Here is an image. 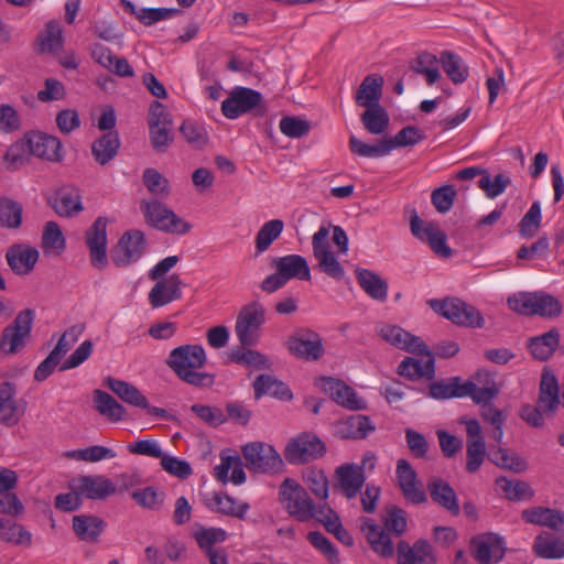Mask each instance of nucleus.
<instances>
[{
	"label": "nucleus",
	"mask_w": 564,
	"mask_h": 564,
	"mask_svg": "<svg viewBox=\"0 0 564 564\" xmlns=\"http://www.w3.org/2000/svg\"><path fill=\"white\" fill-rule=\"evenodd\" d=\"M279 494L288 512L300 521H306L316 516L317 509L313 500L293 479H284Z\"/></svg>",
	"instance_id": "nucleus-9"
},
{
	"label": "nucleus",
	"mask_w": 564,
	"mask_h": 564,
	"mask_svg": "<svg viewBox=\"0 0 564 564\" xmlns=\"http://www.w3.org/2000/svg\"><path fill=\"white\" fill-rule=\"evenodd\" d=\"M10 269L18 275L30 273L39 260V251L28 245H13L6 253Z\"/></svg>",
	"instance_id": "nucleus-29"
},
{
	"label": "nucleus",
	"mask_w": 564,
	"mask_h": 564,
	"mask_svg": "<svg viewBox=\"0 0 564 564\" xmlns=\"http://www.w3.org/2000/svg\"><path fill=\"white\" fill-rule=\"evenodd\" d=\"M94 403L96 410L110 419L111 421H121L126 413V409L110 394L101 390L94 391Z\"/></svg>",
	"instance_id": "nucleus-47"
},
{
	"label": "nucleus",
	"mask_w": 564,
	"mask_h": 564,
	"mask_svg": "<svg viewBox=\"0 0 564 564\" xmlns=\"http://www.w3.org/2000/svg\"><path fill=\"white\" fill-rule=\"evenodd\" d=\"M25 137L32 155L55 162L63 159L62 144L56 137L42 132L26 133Z\"/></svg>",
	"instance_id": "nucleus-27"
},
{
	"label": "nucleus",
	"mask_w": 564,
	"mask_h": 564,
	"mask_svg": "<svg viewBox=\"0 0 564 564\" xmlns=\"http://www.w3.org/2000/svg\"><path fill=\"white\" fill-rule=\"evenodd\" d=\"M246 467L253 473L276 474L283 469V460L273 446L252 442L242 447Z\"/></svg>",
	"instance_id": "nucleus-7"
},
{
	"label": "nucleus",
	"mask_w": 564,
	"mask_h": 564,
	"mask_svg": "<svg viewBox=\"0 0 564 564\" xmlns=\"http://www.w3.org/2000/svg\"><path fill=\"white\" fill-rule=\"evenodd\" d=\"M143 184L153 195L167 197L170 194L169 181L155 169H145L143 172Z\"/></svg>",
	"instance_id": "nucleus-64"
},
{
	"label": "nucleus",
	"mask_w": 564,
	"mask_h": 564,
	"mask_svg": "<svg viewBox=\"0 0 564 564\" xmlns=\"http://www.w3.org/2000/svg\"><path fill=\"white\" fill-rule=\"evenodd\" d=\"M509 307L522 315H539L545 318H554L561 315L562 304L551 294L545 292H524L508 299Z\"/></svg>",
	"instance_id": "nucleus-3"
},
{
	"label": "nucleus",
	"mask_w": 564,
	"mask_h": 564,
	"mask_svg": "<svg viewBox=\"0 0 564 564\" xmlns=\"http://www.w3.org/2000/svg\"><path fill=\"white\" fill-rule=\"evenodd\" d=\"M166 366L187 384L197 388H208L215 382V376L202 372L207 362V356L202 345H182L172 349L166 359Z\"/></svg>",
	"instance_id": "nucleus-1"
},
{
	"label": "nucleus",
	"mask_w": 564,
	"mask_h": 564,
	"mask_svg": "<svg viewBox=\"0 0 564 564\" xmlns=\"http://www.w3.org/2000/svg\"><path fill=\"white\" fill-rule=\"evenodd\" d=\"M538 404L544 412L551 413L561 404V390L554 375L549 372L542 375Z\"/></svg>",
	"instance_id": "nucleus-38"
},
{
	"label": "nucleus",
	"mask_w": 564,
	"mask_h": 564,
	"mask_svg": "<svg viewBox=\"0 0 564 564\" xmlns=\"http://www.w3.org/2000/svg\"><path fill=\"white\" fill-rule=\"evenodd\" d=\"M383 528L389 531L394 538H401L408 529L406 513L401 508L395 506L387 509L386 516L382 519Z\"/></svg>",
	"instance_id": "nucleus-59"
},
{
	"label": "nucleus",
	"mask_w": 564,
	"mask_h": 564,
	"mask_svg": "<svg viewBox=\"0 0 564 564\" xmlns=\"http://www.w3.org/2000/svg\"><path fill=\"white\" fill-rule=\"evenodd\" d=\"M220 459V464L214 468L217 480L225 484L230 479L235 485H241L246 481L242 462L238 455L232 456L221 453Z\"/></svg>",
	"instance_id": "nucleus-35"
},
{
	"label": "nucleus",
	"mask_w": 564,
	"mask_h": 564,
	"mask_svg": "<svg viewBox=\"0 0 564 564\" xmlns=\"http://www.w3.org/2000/svg\"><path fill=\"white\" fill-rule=\"evenodd\" d=\"M560 334L557 329L551 330L529 339L528 347L535 359H549L558 346Z\"/></svg>",
	"instance_id": "nucleus-42"
},
{
	"label": "nucleus",
	"mask_w": 564,
	"mask_h": 564,
	"mask_svg": "<svg viewBox=\"0 0 564 564\" xmlns=\"http://www.w3.org/2000/svg\"><path fill=\"white\" fill-rule=\"evenodd\" d=\"M247 346H241L230 352V359L239 365L252 366L257 369H268L271 364L268 358L261 352L252 349H247Z\"/></svg>",
	"instance_id": "nucleus-57"
},
{
	"label": "nucleus",
	"mask_w": 564,
	"mask_h": 564,
	"mask_svg": "<svg viewBox=\"0 0 564 564\" xmlns=\"http://www.w3.org/2000/svg\"><path fill=\"white\" fill-rule=\"evenodd\" d=\"M328 236L329 227L326 226H321L319 229L313 235V254L317 260V267L322 272L333 278L334 280L341 281L345 278V270L329 249V243L327 240Z\"/></svg>",
	"instance_id": "nucleus-13"
},
{
	"label": "nucleus",
	"mask_w": 564,
	"mask_h": 564,
	"mask_svg": "<svg viewBox=\"0 0 564 564\" xmlns=\"http://www.w3.org/2000/svg\"><path fill=\"white\" fill-rule=\"evenodd\" d=\"M147 250L145 235L141 230L124 232L111 252L115 265L123 268L139 261Z\"/></svg>",
	"instance_id": "nucleus-14"
},
{
	"label": "nucleus",
	"mask_w": 564,
	"mask_h": 564,
	"mask_svg": "<svg viewBox=\"0 0 564 564\" xmlns=\"http://www.w3.org/2000/svg\"><path fill=\"white\" fill-rule=\"evenodd\" d=\"M105 384L109 388L122 402L135 406L148 408V399L142 392L132 383L108 377L105 379Z\"/></svg>",
	"instance_id": "nucleus-34"
},
{
	"label": "nucleus",
	"mask_w": 564,
	"mask_h": 564,
	"mask_svg": "<svg viewBox=\"0 0 564 564\" xmlns=\"http://www.w3.org/2000/svg\"><path fill=\"white\" fill-rule=\"evenodd\" d=\"M488 457L496 466L517 474L523 473L528 468V463L524 458L501 446L491 448Z\"/></svg>",
	"instance_id": "nucleus-43"
},
{
	"label": "nucleus",
	"mask_w": 564,
	"mask_h": 564,
	"mask_svg": "<svg viewBox=\"0 0 564 564\" xmlns=\"http://www.w3.org/2000/svg\"><path fill=\"white\" fill-rule=\"evenodd\" d=\"M440 63L454 84H462L468 78V66L459 55L449 51H443L440 54Z\"/></svg>",
	"instance_id": "nucleus-44"
},
{
	"label": "nucleus",
	"mask_w": 564,
	"mask_h": 564,
	"mask_svg": "<svg viewBox=\"0 0 564 564\" xmlns=\"http://www.w3.org/2000/svg\"><path fill=\"white\" fill-rule=\"evenodd\" d=\"M360 119L371 134H382L389 126V116L381 106L366 108Z\"/></svg>",
	"instance_id": "nucleus-52"
},
{
	"label": "nucleus",
	"mask_w": 564,
	"mask_h": 564,
	"mask_svg": "<svg viewBox=\"0 0 564 564\" xmlns=\"http://www.w3.org/2000/svg\"><path fill=\"white\" fill-rule=\"evenodd\" d=\"M122 3L128 12L135 15L137 19L145 25H152L159 21L167 20L178 12L176 9L167 8L138 9L132 2L127 0H123Z\"/></svg>",
	"instance_id": "nucleus-45"
},
{
	"label": "nucleus",
	"mask_w": 564,
	"mask_h": 564,
	"mask_svg": "<svg viewBox=\"0 0 564 564\" xmlns=\"http://www.w3.org/2000/svg\"><path fill=\"white\" fill-rule=\"evenodd\" d=\"M423 132L413 126L404 127L393 138L382 139L377 144H367L355 135L349 139L350 150L364 158H380L389 154L393 149L414 145L424 139Z\"/></svg>",
	"instance_id": "nucleus-2"
},
{
	"label": "nucleus",
	"mask_w": 564,
	"mask_h": 564,
	"mask_svg": "<svg viewBox=\"0 0 564 564\" xmlns=\"http://www.w3.org/2000/svg\"><path fill=\"white\" fill-rule=\"evenodd\" d=\"M335 476L338 485L347 499L357 496L365 484L362 467L355 464H344L336 468Z\"/></svg>",
	"instance_id": "nucleus-31"
},
{
	"label": "nucleus",
	"mask_w": 564,
	"mask_h": 564,
	"mask_svg": "<svg viewBox=\"0 0 564 564\" xmlns=\"http://www.w3.org/2000/svg\"><path fill=\"white\" fill-rule=\"evenodd\" d=\"M285 345L292 356L306 361H317L325 354L322 337L311 329H300L288 338Z\"/></svg>",
	"instance_id": "nucleus-15"
},
{
	"label": "nucleus",
	"mask_w": 564,
	"mask_h": 564,
	"mask_svg": "<svg viewBox=\"0 0 564 564\" xmlns=\"http://www.w3.org/2000/svg\"><path fill=\"white\" fill-rule=\"evenodd\" d=\"M148 124L152 148L156 152H165L173 140L172 118L166 107L160 101L151 104Z\"/></svg>",
	"instance_id": "nucleus-11"
},
{
	"label": "nucleus",
	"mask_w": 564,
	"mask_h": 564,
	"mask_svg": "<svg viewBox=\"0 0 564 564\" xmlns=\"http://www.w3.org/2000/svg\"><path fill=\"white\" fill-rule=\"evenodd\" d=\"M436 562L433 546L424 539L415 541L412 545L404 540L397 543V564H436Z\"/></svg>",
	"instance_id": "nucleus-21"
},
{
	"label": "nucleus",
	"mask_w": 564,
	"mask_h": 564,
	"mask_svg": "<svg viewBox=\"0 0 564 564\" xmlns=\"http://www.w3.org/2000/svg\"><path fill=\"white\" fill-rule=\"evenodd\" d=\"M26 137L12 143L3 155V161L8 170L15 171L24 165L30 155H32Z\"/></svg>",
	"instance_id": "nucleus-50"
},
{
	"label": "nucleus",
	"mask_w": 564,
	"mask_h": 564,
	"mask_svg": "<svg viewBox=\"0 0 564 564\" xmlns=\"http://www.w3.org/2000/svg\"><path fill=\"white\" fill-rule=\"evenodd\" d=\"M68 457L75 458L78 460H85V462H100L104 459H111L117 456V454L109 447L101 446V445H94L89 446L83 449H76L73 452H69L67 454Z\"/></svg>",
	"instance_id": "nucleus-63"
},
{
	"label": "nucleus",
	"mask_w": 564,
	"mask_h": 564,
	"mask_svg": "<svg viewBox=\"0 0 564 564\" xmlns=\"http://www.w3.org/2000/svg\"><path fill=\"white\" fill-rule=\"evenodd\" d=\"M382 85L383 79L381 77L367 75L356 91L355 99L357 105L365 108L381 106Z\"/></svg>",
	"instance_id": "nucleus-37"
},
{
	"label": "nucleus",
	"mask_w": 564,
	"mask_h": 564,
	"mask_svg": "<svg viewBox=\"0 0 564 564\" xmlns=\"http://www.w3.org/2000/svg\"><path fill=\"white\" fill-rule=\"evenodd\" d=\"M78 490L89 499H105L117 491L116 485L105 476H82Z\"/></svg>",
	"instance_id": "nucleus-36"
},
{
	"label": "nucleus",
	"mask_w": 564,
	"mask_h": 564,
	"mask_svg": "<svg viewBox=\"0 0 564 564\" xmlns=\"http://www.w3.org/2000/svg\"><path fill=\"white\" fill-rule=\"evenodd\" d=\"M499 393V388L495 382L487 384L486 387H478L473 381H466L463 383V397H470L474 402L482 404H491L490 401L496 398Z\"/></svg>",
	"instance_id": "nucleus-58"
},
{
	"label": "nucleus",
	"mask_w": 564,
	"mask_h": 564,
	"mask_svg": "<svg viewBox=\"0 0 564 564\" xmlns=\"http://www.w3.org/2000/svg\"><path fill=\"white\" fill-rule=\"evenodd\" d=\"M149 293V303L153 308L162 307L182 297L183 282L178 274H171L161 280H155Z\"/></svg>",
	"instance_id": "nucleus-25"
},
{
	"label": "nucleus",
	"mask_w": 564,
	"mask_h": 564,
	"mask_svg": "<svg viewBox=\"0 0 564 564\" xmlns=\"http://www.w3.org/2000/svg\"><path fill=\"white\" fill-rule=\"evenodd\" d=\"M23 207L20 203L2 198L0 199V226L17 229L22 223Z\"/></svg>",
	"instance_id": "nucleus-56"
},
{
	"label": "nucleus",
	"mask_w": 564,
	"mask_h": 564,
	"mask_svg": "<svg viewBox=\"0 0 564 564\" xmlns=\"http://www.w3.org/2000/svg\"><path fill=\"white\" fill-rule=\"evenodd\" d=\"M431 306L456 325L473 328L484 326V318L479 311L459 299L432 301Z\"/></svg>",
	"instance_id": "nucleus-10"
},
{
	"label": "nucleus",
	"mask_w": 564,
	"mask_h": 564,
	"mask_svg": "<svg viewBox=\"0 0 564 564\" xmlns=\"http://www.w3.org/2000/svg\"><path fill=\"white\" fill-rule=\"evenodd\" d=\"M221 112L228 119H237L245 113L263 116L267 112V106L261 93L237 86L231 89L228 98L221 102Z\"/></svg>",
	"instance_id": "nucleus-5"
},
{
	"label": "nucleus",
	"mask_w": 564,
	"mask_h": 564,
	"mask_svg": "<svg viewBox=\"0 0 564 564\" xmlns=\"http://www.w3.org/2000/svg\"><path fill=\"white\" fill-rule=\"evenodd\" d=\"M140 208L147 224L158 230L167 234L184 235L192 228L189 223L178 217L171 208L158 199H142Z\"/></svg>",
	"instance_id": "nucleus-4"
},
{
	"label": "nucleus",
	"mask_w": 564,
	"mask_h": 564,
	"mask_svg": "<svg viewBox=\"0 0 564 564\" xmlns=\"http://www.w3.org/2000/svg\"><path fill=\"white\" fill-rule=\"evenodd\" d=\"M35 313L31 308L22 310L14 321L3 328L0 337V354L10 356L17 354L30 336Z\"/></svg>",
	"instance_id": "nucleus-8"
},
{
	"label": "nucleus",
	"mask_w": 564,
	"mask_h": 564,
	"mask_svg": "<svg viewBox=\"0 0 564 564\" xmlns=\"http://www.w3.org/2000/svg\"><path fill=\"white\" fill-rule=\"evenodd\" d=\"M471 550L475 560L479 564L497 563L505 554L501 540L496 534H486L473 538Z\"/></svg>",
	"instance_id": "nucleus-26"
},
{
	"label": "nucleus",
	"mask_w": 564,
	"mask_h": 564,
	"mask_svg": "<svg viewBox=\"0 0 564 564\" xmlns=\"http://www.w3.org/2000/svg\"><path fill=\"white\" fill-rule=\"evenodd\" d=\"M271 267L279 271V274L289 282L292 279L310 281L311 271L306 259L300 254H288L276 257L272 260Z\"/></svg>",
	"instance_id": "nucleus-28"
},
{
	"label": "nucleus",
	"mask_w": 564,
	"mask_h": 564,
	"mask_svg": "<svg viewBox=\"0 0 564 564\" xmlns=\"http://www.w3.org/2000/svg\"><path fill=\"white\" fill-rule=\"evenodd\" d=\"M510 184L511 180L507 174L499 173L492 176L487 170L478 180V187L491 199L501 195Z\"/></svg>",
	"instance_id": "nucleus-55"
},
{
	"label": "nucleus",
	"mask_w": 564,
	"mask_h": 564,
	"mask_svg": "<svg viewBox=\"0 0 564 564\" xmlns=\"http://www.w3.org/2000/svg\"><path fill=\"white\" fill-rule=\"evenodd\" d=\"M91 264L97 269L106 268L107 259V219L98 217L85 236Z\"/></svg>",
	"instance_id": "nucleus-19"
},
{
	"label": "nucleus",
	"mask_w": 564,
	"mask_h": 564,
	"mask_svg": "<svg viewBox=\"0 0 564 564\" xmlns=\"http://www.w3.org/2000/svg\"><path fill=\"white\" fill-rule=\"evenodd\" d=\"M193 536L198 546L206 553L215 551L213 545L224 542L227 539V532L220 528H204L199 527L194 531Z\"/></svg>",
	"instance_id": "nucleus-60"
},
{
	"label": "nucleus",
	"mask_w": 564,
	"mask_h": 564,
	"mask_svg": "<svg viewBox=\"0 0 564 564\" xmlns=\"http://www.w3.org/2000/svg\"><path fill=\"white\" fill-rule=\"evenodd\" d=\"M321 389L328 393L330 398L339 405L349 410H362L366 408V403L358 394L347 386L344 381L322 377L319 379Z\"/></svg>",
	"instance_id": "nucleus-22"
},
{
	"label": "nucleus",
	"mask_w": 564,
	"mask_h": 564,
	"mask_svg": "<svg viewBox=\"0 0 564 564\" xmlns=\"http://www.w3.org/2000/svg\"><path fill=\"white\" fill-rule=\"evenodd\" d=\"M522 519L532 524L564 532V512L555 509L534 507L522 511Z\"/></svg>",
	"instance_id": "nucleus-32"
},
{
	"label": "nucleus",
	"mask_w": 564,
	"mask_h": 564,
	"mask_svg": "<svg viewBox=\"0 0 564 564\" xmlns=\"http://www.w3.org/2000/svg\"><path fill=\"white\" fill-rule=\"evenodd\" d=\"M375 430L370 419L366 415L356 414L343 422V436L346 438H365L369 432Z\"/></svg>",
	"instance_id": "nucleus-54"
},
{
	"label": "nucleus",
	"mask_w": 564,
	"mask_h": 564,
	"mask_svg": "<svg viewBox=\"0 0 564 564\" xmlns=\"http://www.w3.org/2000/svg\"><path fill=\"white\" fill-rule=\"evenodd\" d=\"M376 329L384 341L399 349L411 354H420L425 349V343L420 337L412 335L398 325L382 323Z\"/></svg>",
	"instance_id": "nucleus-20"
},
{
	"label": "nucleus",
	"mask_w": 564,
	"mask_h": 564,
	"mask_svg": "<svg viewBox=\"0 0 564 564\" xmlns=\"http://www.w3.org/2000/svg\"><path fill=\"white\" fill-rule=\"evenodd\" d=\"M304 481L307 488L318 498L327 499L328 497V479L323 469L316 467L308 468L304 473Z\"/></svg>",
	"instance_id": "nucleus-61"
},
{
	"label": "nucleus",
	"mask_w": 564,
	"mask_h": 564,
	"mask_svg": "<svg viewBox=\"0 0 564 564\" xmlns=\"http://www.w3.org/2000/svg\"><path fill=\"white\" fill-rule=\"evenodd\" d=\"M120 149V139L117 132L110 131L102 134L91 145V153L100 165L109 163Z\"/></svg>",
	"instance_id": "nucleus-41"
},
{
	"label": "nucleus",
	"mask_w": 564,
	"mask_h": 564,
	"mask_svg": "<svg viewBox=\"0 0 564 564\" xmlns=\"http://www.w3.org/2000/svg\"><path fill=\"white\" fill-rule=\"evenodd\" d=\"M31 533L23 525L0 518V540L15 545H30Z\"/></svg>",
	"instance_id": "nucleus-51"
},
{
	"label": "nucleus",
	"mask_w": 564,
	"mask_h": 564,
	"mask_svg": "<svg viewBox=\"0 0 564 564\" xmlns=\"http://www.w3.org/2000/svg\"><path fill=\"white\" fill-rule=\"evenodd\" d=\"M395 477L404 499L412 505H422L427 501L423 485L417 479L416 471L405 459L397 462Z\"/></svg>",
	"instance_id": "nucleus-18"
},
{
	"label": "nucleus",
	"mask_w": 564,
	"mask_h": 564,
	"mask_svg": "<svg viewBox=\"0 0 564 564\" xmlns=\"http://www.w3.org/2000/svg\"><path fill=\"white\" fill-rule=\"evenodd\" d=\"M360 530L367 540L371 551L381 558H392L395 554V546L392 534L373 519L362 518Z\"/></svg>",
	"instance_id": "nucleus-17"
},
{
	"label": "nucleus",
	"mask_w": 564,
	"mask_h": 564,
	"mask_svg": "<svg viewBox=\"0 0 564 564\" xmlns=\"http://www.w3.org/2000/svg\"><path fill=\"white\" fill-rule=\"evenodd\" d=\"M542 214L540 202H533L519 224V232L524 238H532L541 226Z\"/></svg>",
	"instance_id": "nucleus-62"
},
{
	"label": "nucleus",
	"mask_w": 564,
	"mask_h": 564,
	"mask_svg": "<svg viewBox=\"0 0 564 564\" xmlns=\"http://www.w3.org/2000/svg\"><path fill=\"white\" fill-rule=\"evenodd\" d=\"M533 551L543 558H562L564 557V539L540 534L534 540Z\"/></svg>",
	"instance_id": "nucleus-49"
},
{
	"label": "nucleus",
	"mask_w": 564,
	"mask_h": 564,
	"mask_svg": "<svg viewBox=\"0 0 564 564\" xmlns=\"http://www.w3.org/2000/svg\"><path fill=\"white\" fill-rule=\"evenodd\" d=\"M72 522L76 536L88 543H96L106 527L105 521L97 516L77 514Z\"/></svg>",
	"instance_id": "nucleus-33"
},
{
	"label": "nucleus",
	"mask_w": 564,
	"mask_h": 564,
	"mask_svg": "<svg viewBox=\"0 0 564 564\" xmlns=\"http://www.w3.org/2000/svg\"><path fill=\"white\" fill-rule=\"evenodd\" d=\"M427 490L431 499L452 516H458L460 508L453 487L440 477H431L427 480Z\"/></svg>",
	"instance_id": "nucleus-30"
},
{
	"label": "nucleus",
	"mask_w": 564,
	"mask_h": 564,
	"mask_svg": "<svg viewBox=\"0 0 564 564\" xmlns=\"http://www.w3.org/2000/svg\"><path fill=\"white\" fill-rule=\"evenodd\" d=\"M17 387L6 381L0 384V424L11 427L17 425L25 412V403L15 400Z\"/></svg>",
	"instance_id": "nucleus-23"
},
{
	"label": "nucleus",
	"mask_w": 564,
	"mask_h": 564,
	"mask_svg": "<svg viewBox=\"0 0 564 564\" xmlns=\"http://www.w3.org/2000/svg\"><path fill=\"white\" fill-rule=\"evenodd\" d=\"M438 62L440 58H437L436 55L429 52H422L412 62L411 68L416 74L423 75L427 85L431 86L435 84L441 77V73L437 67Z\"/></svg>",
	"instance_id": "nucleus-46"
},
{
	"label": "nucleus",
	"mask_w": 564,
	"mask_h": 564,
	"mask_svg": "<svg viewBox=\"0 0 564 564\" xmlns=\"http://www.w3.org/2000/svg\"><path fill=\"white\" fill-rule=\"evenodd\" d=\"M284 229V223L281 219H271L264 223L256 235L254 243L257 253L267 251L272 242L276 240Z\"/></svg>",
	"instance_id": "nucleus-48"
},
{
	"label": "nucleus",
	"mask_w": 564,
	"mask_h": 564,
	"mask_svg": "<svg viewBox=\"0 0 564 564\" xmlns=\"http://www.w3.org/2000/svg\"><path fill=\"white\" fill-rule=\"evenodd\" d=\"M411 232L417 239L429 243L431 249L442 258H448L452 249L446 243V235L432 221H423L416 213L410 220Z\"/></svg>",
	"instance_id": "nucleus-16"
},
{
	"label": "nucleus",
	"mask_w": 564,
	"mask_h": 564,
	"mask_svg": "<svg viewBox=\"0 0 564 564\" xmlns=\"http://www.w3.org/2000/svg\"><path fill=\"white\" fill-rule=\"evenodd\" d=\"M416 355L421 356V359L405 357L398 367V373L411 380L432 379L435 375L433 354L425 345V349Z\"/></svg>",
	"instance_id": "nucleus-24"
},
{
	"label": "nucleus",
	"mask_w": 564,
	"mask_h": 564,
	"mask_svg": "<svg viewBox=\"0 0 564 564\" xmlns=\"http://www.w3.org/2000/svg\"><path fill=\"white\" fill-rule=\"evenodd\" d=\"M325 452L326 447L321 438L314 434L303 433L288 443L284 457L290 464L301 465L318 459Z\"/></svg>",
	"instance_id": "nucleus-12"
},
{
	"label": "nucleus",
	"mask_w": 564,
	"mask_h": 564,
	"mask_svg": "<svg viewBox=\"0 0 564 564\" xmlns=\"http://www.w3.org/2000/svg\"><path fill=\"white\" fill-rule=\"evenodd\" d=\"M206 506L214 512L238 519H245L246 513L250 509L248 502H237L231 496L221 492L214 494Z\"/></svg>",
	"instance_id": "nucleus-39"
},
{
	"label": "nucleus",
	"mask_w": 564,
	"mask_h": 564,
	"mask_svg": "<svg viewBox=\"0 0 564 564\" xmlns=\"http://www.w3.org/2000/svg\"><path fill=\"white\" fill-rule=\"evenodd\" d=\"M356 278L360 288L373 300L383 302L388 295V284L381 276L368 269H356Z\"/></svg>",
	"instance_id": "nucleus-40"
},
{
	"label": "nucleus",
	"mask_w": 564,
	"mask_h": 564,
	"mask_svg": "<svg viewBox=\"0 0 564 564\" xmlns=\"http://www.w3.org/2000/svg\"><path fill=\"white\" fill-rule=\"evenodd\" d=\"M496 485L509 500H527L533 497V490L525 481H512L507 477H499Z\"/></svg>",
	"instance_id": "nucleus-53"
},
{
	"label": "nucleus",
	"mask_w": 564,
	"mask_h": 564,
	"mask_svg": "<svg viewBox=\"0 0 564 564\" xmlns=\"http://www.w3.org/2000/svg\"><path fill=\"white\" fill-rule=\"evenodd\" d=\"M265 323V308L259 302H251L241 307L235 325L236 336L241 346H254Z\"/></svg>",
	"instance_id": "nucleus-6"
}]
</instances>
